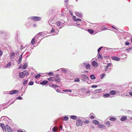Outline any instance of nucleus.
Listing matches in <instances>:
<instances>
[{
    "mask_svg": "<svg viewBox=\"0 0 132 132\" xmlns=\"http://www.w3.org/2000/svg\"><path fill=\"white\" fill-rule=\"evenodd\" d=\"M22 54H21L20 55V56L19 57V58L20 59H22Z\"/></svg>",
    "mask_w": 132,
    "mask_h": 132,
    "instance_id": "obj_56",
    "label": "nucleus"
},
{
    "mask_svg": "<svg viewBox=\"0 0 132 132\" xmlns=\"http://www.w3.org/2000/svg\"><path fill=\"white\" fill-rule=\"evenodd\" d=\"M65 2L66 3H67L68 2V0H65Z\"/></svg>",
    "mask_w": 132,
    "mask_h": 132,
    "instance_id": "obj_63",
    "label": "nucleus"
},
{
    "mask_svg": "<svg viewBox=\"0 0 132 132\" xmlns=\"http://www.w3.org/2000/svg\"><path fill=\"white\" fill-rule=\"evenodd\" d=\"M98 54V58L100 60H101L102 58V55H101L100 53Z\"/></svg>",
    "mask_w": 132,
    "mask_h": 132,
    "instance_id": "obj_16",
    "label": "nucleus"
},
{
    "mask_svg": "<svg viewBox=\"0 0 132 132\" xmlns=\"http://www.w3.org/2000/svg\"><path fill=\"white\" fill-rule=\"evenodd\" d=\"M111 65V64L110 63H108V67L110 66Z\"/></svg>",
    "mask_w": 132,
    "mask_h": 132,
    "instance_id": "obj_57",
    "label": "nucleus"
},
{
    "mask_svg": "<svg viewBox=\"0 0 132 132\" xmlns=\"http://www.w3.org/2000/svg\"><path fill=\"white\" fill-rule=\"evenodd\" d=\"M40 76V74H38L35 77L36 78H39Z\"/></svg>",
    "mask_w": 132,
    "mask_h": 132,
    "instance_id": "obj_33",
    "label": "nucleus"
},
{
    "mask_svg": "<svg viewBox=\"0 0 132 132\" xmlns=\"http://www.w3.org/2000/svg\"><path fill=\"white\" fill-rule=\"evenodd\" d=\"M97 87V85H93L92 86V88H96Z\"/></svg>",
    "mask_w": 132,
    "mask_h": 132,
    "instance_id": "obj_47",
    "label": "nucleus"
},
{
    "mask_svg": "<svg viewBox=\"0 0 132 132\" xmlns=\"http://www.w3.org/2000/svg\"><path fill=\"white\" fill-rule=\"evenodd\" d=\"M56 24L57 26H59L61 24L60 22L59 21H57L56 22Z\"/></svg>",
    "mask_w": 132,
    "mask_h": 132,
    "instance_id": "obj_30",
    "label": "nucleus"
},
{
    "mask_svg": "<svg viewBox=\"0 0 132 132\" xmlns=\"http://www.w3.org/2000/svg\"><path fill=\"white\" fill-rule=\"evenodd\" d=\"M58 129L57 127H54L52 129V131L54 132H55Z\"/></svg>",
    "mask_w": 132,
    "mask_h": 132,
    "instance_id": "obj_21",
    "label": "nucleus"
},
{
    "mask_svg": "<svg viewBox=\"0 0 132 132\" xmlns=\"http://www.w3.org/2000/svg\"><path fill=\"white\" fill-rule=\"evenodd\" d=\"M51 33H54V30L53 28H52L51 30Z\"/></svg>",
    "mask_w": 132,
    "mask_h": 132,
    "instance_id": "obj_43",
    "label": "nucleus"
},
{
    "mask_svg": "<svg viewBox=\"0 0 132 132\" xmlns=\"http://www.w3.org/2000/svg\"><path fill=\"white\" fill-rule=\"evenodd\" d=\"M80 80L79 79H77V80H75L74 81L75 82H79L80 81Z\"/></svg>",
    "mask_w": 132,
    "mask_h": 132,
    "instance_id": "obj_50",
    "label": "nucleus"
},
{
    "mask_svg": "<svg viewBox=\"0 0 132 132\" xmlns=\"http://www.w3.org/2000/svg\"><path fill=\"white\" fill-rule=\"evenodd\" d=\"M129 95L131 96H132V92H130L129 93Z\"/></svg>",
    "mask_w": 132,
    "mask_h": 132,
    "instance_id": "obj_53",
    "label": "nucleus"
},
{
    "mask_svg": "<svg viewBox=\"0 0 132 132\" xmlns=\"http://www.w3.org/2000/svg\"><path fill=\"white\" fill-rule=\"evenodd\" d=\"M110 95V94L108 93V97Z\"/></svg>",
    "mask_w": 132,
    "mask_h": 132,
    "instance_id": "obj_64",
    "label": "nucleus"
},
{
    "mask_svg": "<svg viewBox=\"0 0 132 132\" xmlns=\"http://www.w3.org/2000/svg\"><path fill=\"white\" fill-rule=\"evenodd\" d=\"M81 21V19H79V18H78L76 19V21Z\"/></svg>",
    "mask_w": 132,
    "mask_h": 132,
    "instance_id": "obj_48",
    "label": "nucleus"
},
{
    "mask_svg": "<svg viewBox=\"0 0 132 132\" xmlns=\"http://www.w3.org/2000/svg\"><path fill=\"white\" fill-rule=\"evenodd\" d=\"M111 58L112 59L116 61H118L120 60V58L116 56H112L111 57Z\"/></svg>",
    "mask_w": 132,
    "mask_h": 132,
    "instance_id": "obj_8",
    "label": "nucleus"
},
{
    "mask_svg": "<svg viewBox=\"0 0 132 132\" xmlns=\"http://www.w3.org/2000/svg\"><path fill=\"white\" fill-rule=\"evenodd\" d=\"M102 89H96L95 90V91L96 93H100L102 91Z\"/></svg>",
    "mask_w": 132,
    "mask_h": 132,
    "instance_id": "obj_23",
    "label": "nucleus"
},
{
    "mask_svg": "<svg viewBox=\"0 0 132 132\" xmlns=\"http://www.w3.org/2000/svg\"><path fill=\"white\" fill-rule=\"evenodd\" d=\"M31 20L34 21H38L40 20L41 19V18L37 16H34L31 17Z\"/></svg>",
    "mask_w": 132,
    "mask_h": 132,
    "instance_id": "obj_3",
    "label": "nucleus"
},
{
    "mask_svg": "<svg viewBox=\"0 0 132 132\" xmlns=\"http://www.w3.org/2000/svg\"><path fill=\"white\" fill-rule=\"evenodd\" d=\"M27 80H25L24 81L22 82V84L24 85H25L26 84V83L27 82Z\"/></svg>",
    "mask_w": 132,
    "mask_h": 132,
    "instance_id": "obj_32",
    "label": "nucleus"
},
{
    "mask_svg": "<svg viewBox=\"0 0 132 132\" xmlns=\"http://www.w3.org/2000/svg\"><path fill=\"white\" fill-rule=\"evenodd\" d=\"M84 123L85 124H87L89 123V121L88 120H85L84 122Z\"/></svg>",
    "mask_w": 132,
    "mask_h": 132,
    "instance_id": "obj_35",
    "label": "nucleus"
},
{
    "mask_svg": "<svg viewBox=\"0 0 132 132\" xmlns=\"http://www.w3.org/2000/svg\"><path fill=\"white\" fill-rule=\"evenodd\" d=\"M103 96L104 97H107V93L104 94L103 95Z\"/></svg>",
    "mask_w": 132,
    "mask_h": 132,
    "instance_id": "obj_51",
    "label": "nucleus"
},
{
    "mask_svg": "<svg viewBox=\"0 0 132 132\" xmlns=\"http://www.w3.org/2000/svg\"><path fill=\"white\" fill-rule=\"evenodd\" d=\"M48 80L50 81H53L54 80L55 78L54 77H50L48 78Z\"/></svg>",
    "mask_w": 132,
    "mask_h": 132,
    "instance_id": "obj_13",
    "label": "nucleus"
},
{
    "mask_svg": "<svg viewBox=\"0 0 132 132\" xmlns=\"http://www.w3.org/2000/svg\"><path fill=\"white\" fill-rule=\"evenodd\" d=\"M47 74L49 75L53 76L54 75V73L52 72L47 73Z\"/></svg>",
    "mask_w": 132,
    "mask_h": 132,
    "instance_id": "obj_31",
    "label": "nucleus"
},
{
    "mask_svg": "<svg viewBox=\"0 0 132 132\" xmlns=\"http://www.w3.org/2000/svg\"><path fill=\"white\" fill-rule=\"evenodd\" d=\"M76 125L77 126H81L83 125V121L79 119L76 120Z\"/></svg>",
    "mask_w": 132,
    "mask_h": 132,
    "instance_id": "obj_2",
    "label": "nucleus"
},
{
    "mask_svg": "<svg viewBox=\"0 0 132 132\" xmlns=\"http://www.w3.org/2000/svg\"><path fill=\"white\" fill-rule=\"evenodd\" d=\"M43 32H40L37 35H38L39 36H40L42 35V34H43Z\"/></svg>",
    "mask_w": 132,
    "mask_h": 132,
    "instance_id": "obj_37",
    "label": "nucleus"
},
{
    "mask_svg": "<svg viewBox=\"0 0 132 132\" xmlns=\"http://www.w3.org/2000/svg\"><path fill=\"white\" fill-rule=\"evenodd\" d=\"M0 126L2 127V129L3 130L4 128H5V125L3 123H1L0 124Z\"/></svg>",
    "mask_w": 132,
    "mask_h": 132,
    "instance_id": "obj_26",
    "label": "nucleus"
},
{
    "mask_svg": "<svg viewBox=\"0 0 132 132\" xmlns=\"http://www.w3.org/2000/svg\"><path fill=\"white\" fill-rule=\"evenodd\" d=\"M69 117L67 116L64 117L63 118V120L64 121H66L69 119Z\"/></svg>",
    "mask_w": 132,
    "mask_h": 132,
    "instance_id": "obj_19",
    "label": "nucleus"
},
{
    "mask_svg": "<svg viewBox=\"0 0 132 132\" xmlns=\"http://www.w3.org/2000/svg\"><path fill=\"white\" fill-rule=\"evenodd\" d=\"M61 70L64 72L65 73H67V70L65 69V68H62L60 69Z\"/></svg>",
    "mask_w": 132,
    "mask_h": 132,
    "instance_id": "obj_20",
    "label": "nucleus"
},
{
    "mask_svg": "<svg viewBox=\"0 0 132 132\" xmlns=\"http://www.w3.org/2000/svg\"><path fill=\"white\" fill-rule=\"evenodd\" d=\"M70 118L71 119L73 120H76L77 119V117L74 116H70Z\"/></svg>",
    "mask_w": 132,
    "mask_h": 132,
    "instance_id": "obj_15",
    "label": "nucleus"
},
{
    "mask_svg": "<svg viewBox=\"0 0 132 132\" xmlns=\"http://www.w3.org/2000/svg\"><path fill=\"white\" fill-rule=\"evenodd\" d=\"M67 92H72V91L70 89H67Z\"/></svg>",
    "mask_w": 132,
    "mask_h": 132,
    "instance_id": "obj_55",
    "label": "nucleus"
},
{
    "mask_svg": "<svg viewBox=\"0 0 132 132\" xmlns=\"http://www.w3.org/2000/svg\"><path fill=\"white\" fill-rule=\"evenodd\" d=\"M22 67L21 66V65H20L18 68V69H20L22 68Z\"/></svg>",
    "mask_w": 132,
    "mask_h": 132,
    "instance_id": "obj_54",
    "label": "nucleus"
},
{
    "mask_svg": "<svg viewBox=\"0 0 132 132\" xmlns=\"http://www.w3.org/2000/svg\"><path fill=\"white\" fill-rule=\"evenodd\" d=\"M92 65L93 67H98V63L95 61H94L92 62Z\"/></svg>",
    "mask_w": 132,
    "mask_h": 132,
    "instance_id": "obj_6",
    "label": "nucleus"
},
{
    "mask_svg": "<svg viewBox=\"0 0 132 132\" xmlns=\"http://www.w3.org/2000/svg\"><path fill=\"white\" fill-rule=\"evenodd\" d=\"M83 65L85 66L86 68L87 69L90 68V65L88 63H84Z\"/></svg>",
    "mask_w": 132,
    "mask_h": 132,
    "instance_id": "obj_7",
    "label": "nucleus"
},
{
    "mask_svg": "<svg viewBox=\"0 0 132 132\" xmlns=\"http://www.w3.org/2000/svg\"><path fill=\"white\" fill-rule=\"evenodd\" d=\"M84 72L88 73V71H87L85 70L84 71Z\"/></svg>",
    "mask_w": 132,
    "mask_h": 132,
    "instance_id": "obj_62",
    "label": "nucleus"
},
{
    "mask_svg": "<svg viewBox=\"0 0 132 132\" xmlns=\"http://www.w3.org/2000/svg\"><path fill=\"white\" fill-rule=\"evenodd\" d=\"M125 44L127 45H129L130 43H129V42L128 41L126 42L125 43Z\"/></svg>",
    "mask_w": 132,
    "mask_h": 132,
    "instance_id": "obj_46",
    "label": "nucleus"
},
{
    "mask_svg": "<svg viewBox=\"0 0 132 132\" xmlns=\"http://www.w3.org/2000/svg\"><path fill=\"white\" fill-rule=\"evenodd\" d=\"M99 127L100 128H103L104 127V126L102 125H99Z\"/></svg>",
    "mask_w": 132,
    "mask_h": 132,
    "instance_id": "obj_41",
    "label": "nucleus"
},
{
    "mask_svg": "<svg viewBox=\"0 0 132 132\" xmlns=\"http://www.w3.org/2000/svg\"><path fill=\"white\" fill-rule=\"evenodd\" d=\"M102 48H103V47H100V48H99L98 49V50H97V51L98 52V53H99V52H100V51L101 50V49H102Z\"/></svg>",
    "mask_w": 132,
    "mask_h": 132,
    "instance_id": "obj_36",
    "label": "nucleus"
},
{
    "mask_svg": "<svg viewBox=\"0 0 132 132\" xmlns=\"http://www.w3.org/2000/svg\"><path fill=\"white\" fill-rule=\"evenodd\" d=\"M34 82L33 81L29 82V85H31L33 84Z\"/></svg>",
    "mask_w": 132,
    "mask_h": 132,
    "instance_id": "obj_38",
    "label": "nucleus"
},
{
    "mask_svg": "<svg viewBox=\"0 0 132 132\" xmlns=\"http://www.w3.org/2000/svg\"><path fill=\"white\" fill-rule=\"evenodd\" d=\"M90 92L89 91H88L87 92H86V93H90Z\"/></svg>",
    "mask_w": 132,
    "mask_h": 132,
    "instance_id": "obj_61",
    "label": "nucleus"
},
{
    "mask_svg": "<svg viewBox=\"0 0 132 132\" xmlns=\"http://www.w3.org/2000/svg\"><path fill=\"white\" fill-rule=\"evenodd\" d=\"M52 86L53 87L55 88L58 87H59V86L58 85L53 84L52 85Z\"/></svg>",
    "mask_w": 132,
    "mask_h": 132,
    "instance_id": "obj_28",
    "label": "nucleus"
},
{
    "mask_svg": "<svg viewBox=\"0 0 132 132\" xmlns=\"http://www.w3.org/2000/svg\"><path fill=\"white\" fill-rule=\"evenodd\" d=\"M19 92L18 90H13L10 91V92L9 94L10 95H12L15 94H17Z\"/></svg>",
    "mask_w": 132,
    "mask_h": 132,
    "instance_id": "obj_5",
    "label": "nucleus"
},
{
    "mask_svg": "<svg viewBox=\"0 0 132 132\" xmlns=\"http://www.w3.org/2000/svg\"><path fill=\"white\" fill-rule=\"evenodd\" d=\"M3 54V52L2 51L0 50V56H1Z\"/></svg>",
    "mask_w": 132,
    "mask_h": 132,
    "instance_id": "obj_52",
    "label": "nucleus"
},
{
    "mask_svg": "<svg viewBox=\"0 0 132 132\" xmlns=\"http://www.w3.org/2000/svg\"><path fill=\"white\" fill-rule=\"evenodd\" d=\"M89 118L91 119H94L95 118V117L93 116H91L89 117Z\"/></svg>",
    "mask_w": 132,
    "mask_h": 132,
    "instance_id": "obj_45",
    "label": "nucleus"
},
{
    "mask_svg": "<svg viewBox=\"0 0 132 132\" xmlns=\"http://www.w3.org/2000/svg\"><path fill=\"white\" fill-rule=\"evenodd\" d=\"M31 44L34 45L35 43V38H33L31 40Z\"/></svg>",
    "mask_w": 132,
    "mask_h": 132,
    "instance_id": "obj_22",
    "label": "nucleus"
},
{
    "mask_svg": "<svg viewBox=\"0 0 132 132\" xmlns=\"http://www.w3.org/2000/svg\"><path fill=\"white\" fill-rule=\"evenodd\" d=\"M62 126H61L60 127L59 129H60V130H61L62 129Z\"/></svg>",
    "mask_w": 132,
    "mask_h": 132,
    "instance_id": "obj_58",
    "label": "nucleus"
},
{
    "mask_svg": "<svg viewBox=\"0 0 132 132\" xmlns=\"http://www.w3.org/2000/svg\"><path fill=\"white\" fill-rule=\"evenodd\" d=\"M110 94L112 95H114L116 93V92L114 90H112L110 92Z\"/></svg>",
    "mask_w": 132,
    "mask_h": 132,
    "instance_id": "obj_12",
    "label": "nucleus"
},
{
    "mask_svg": "<svg viewBox=\"0 0 132 132\" xmlns=\"http://www.w3.org/2000/svg\"><path fill=\"white\" fill-rule=\"evenodd\" d=\"M17 132H26V131H23L21 130H18L17 131Z\"/></svg>",
    "mask_w": 132,
    "mask_h": 132,
    "instance_id": "obj_49",
    "label": "nucleus"
},
{
    "mask_svg": "<svg viewBox=\"0 0 132 132\" xmlns=\"http://www.w3.org/2000/svg\"><path fill=\"white\" fill-rule=\"evenodd\" d=\"M29 74L27 70L24 71L22 72H20L19 73V77L21 78H24L25 76Z\"/></svg>",
    "mask_w": 132,
    "mask_h": 132,
    "instance_id": "obj_1",
    "label": "nucleus"
},
{
    "mask_svg": "<svg viewBox=\"0 0 132 132\" xmlns=\"http://www.w3.org/2000/svg\"><path fill=\"white\" fill-rule=\"evenodd\" d=\"M33 26L34 27H35L37 26V25L36 24H35L33 25Z\"/></svg>",
    "mask_w": 132,
    "mask_h": 132,
    "instance_id": "obj_59",
    "label": "nucleus"
},
{
    "mask_svg": "<svg viewBox=\"0 0 132 132\" xmlns=\"http://www.w3.org/2000/svg\"><path fill=\"white\" fill-rule=\"evenodd\" d=\"M48 82V81H43L40 83L41 85H45Z\"/></svg>",
    "mask_w": 132,
    "mask_h": 132,
    "instance_id": "obj_11",
    "label": "nucleus"
},
{
    "mask_svg": "<svg viewBox=\"0 0 132 132\" xmlns=\"http://www.w3.org/2000/svg\"><path fill=\"white\" fill-rule=\"evenodd\" d=\"M27 63H26L23 65V67L22 68L23 69H25L27 67Z\"/></svg>",
    "mask_w": 132,
    "mask_h": 132,
    "instance_id": "obj_18",
    "label": "nucleus"
},
{
    "mask_svg": "<svg viewBox=\"0 0 132 132\" xmlns=\"http://www.w3.org/2000/svg\"><path fill=\"white\" fill-rule=\"evenodd\" d=\"M92 122L94 124L96 125H99L100 123L99 122L96 120H93Z\"/></svg>",
    "mask_w": 132,
    "mask_h": 132,
    "instance_id": "obj_9",
    "label": "nucleus"
},
{
    "mask_svg": "<svg viewBox=\"0 0 132 132\" xmlns=\"http://www.w3.org/2000/svg\"><path fill=\"white\" fill-rule=\"evenodd\" d=\"M105 76V74L104 73H103L100 76V77L101 79H102Z\"/></svg>",
    "mask_w": 132,
    "mask_h": 132,
    "instance_id": "obj_29",
    "label": "nucleus"
},
{
    "mask_svg": "<svg viewBox=\"0 0 132 132\" xmlns=\"http://www.w3.org/2000/svg\"><path fill=\"white\" fill-rule=\"evenodd\" d=\"M54 81L56 82H60L61 81V79L60 78H58L57 79H56L55 78Z\"/></svg>",
    "mask_w": 132,
    "mask_h": 132,
    "instance_id": "obj_24",
    "label": "nucleus"
},
{
    "mask_svg": "<svg viewBox=\"0 0 132 132\" xmlns=\"http://www.w3.org/2000/svg\"><path fill=\"white\" fill-rule=\"evenodd\" d=\"M11 63L10 62H9L7 64L6 67H7L11 65Z\"/></svg>",
    "mask_w": 132,
    "mask_h": 132,
    "instance_id": "obj_42",
    "label": "nucleus"
},
{
    "mask_svg": "<svg viewBox=\"0 0 132 132\" xmlns=\"http://www.w3.org/2000/svg\"><path fill=\"white\" fill-rule=\"evenodd\" d=\"M15 54L14 52H11V56H14Z\"/></svg>",
    "mask_w": 132,
    "mask_h": 132,
    "instance_id": "obj_39",
    "label": "nucleus"
},
{
    "mask_svg": "<svg viewBox=\"0 0 132 132\" xmlns=\"http://www.w3.org/2000/svg\"><path fill=\"white\" fill-rule=\"evenodd\" d=\"M22 61V59L19 58V59L18 60V64H20L21 62Z\"/></svg>",
    "mask_w": 132,
    "mask_h": 132,
    "instance_id": "obj_34",
    "label": "nucleus"
},
{
    "mask_svg": "<svg viewBox=\"0 0 132 132\" xmlns=\"http://www.w3.org/2000/svg\"><path fill=\"white\" fill-rule=\"evenodd\" d=\"M88 31L89 33L91 34H92L94 32V31L91 29H88Z\"/></svg>",
    "mask_w": 132,
    "mask_h": 132,
    "instance_id": "obj_25",
    "label": "nucleus"
},
{
    "mask_svg": "<svg viewBox=\"0 0 132 132\" xmlns=\"http://www.w3.org/2000/svg\"><path fill=\"white\" fill-rule=\"evenodd\" d=\"M127 118V117L126 116H124L121 117L120 120L122 121H123L126 120Z\"/></svg>",
    "mask_w": 132,
    "mask_h": 132,
    "instance_id": "obj_10",
    "label": "nucleus"
},
{
    "mask_svg": "<svg viewBox=\"0 0 132 132\" xmlns=\"http://www.w3.org/2000/svg\"><path fill=\"white\" fill-rule=\"evenodd\" d=\"M60 91V90L59 89H57V90H56V91L57 92H59V91Z\"/></svg>",
    "mask_w": 132,
    "mask_h": 132,
    "instance_id": "obj_60",
    "label": "nucleus"
},
{
    "mask_svg": "<svg viewBox=\"0 0 132 132\" xmlns=\"http://www.w3.org/2000/svg\"><path fill=\"white\" fill-rule=\"evenodd\" d=\"M16 99L19 100H22V98L21 97L19 96L16 97Z\"/></svg>",
    "mask_w": 132,
    "mask_h": 132,
    "instance_id": "obj_44",
    "label": "nucleus"
},
{
    "mask_svg": "<svg viewBox=\"0 0 132 132\" xmlns=\"http://www.w3.org/2000/svg\"><path fill=\"white\" fill-rule=\"evenodd\" d=\"M132 49V47H131L129 48H127L126 49V50L128 52L131 50Z\"/></svg>",
    "mask_w": 132,
    "mask_h": 132,
    "instance_id": "obj_27",
    "label": "nucleus"
},
{
    "mask_svg": "<svg viewBox=\"0 0 132 132\" xmlns=\"http://www.w3.org/2000/svg\"><path fill=\"white\" fill-rule=\"evenodd\" d=\"M90 77L91 79L92 80L95 79L96 78V77L95 76V75H91L90 76Z\"/></svg>",
    "mask_w": 132,
    "mask_h": 132,
    "instance_id": "obj_14",
    "label": "nucleus"
},
{
    "mask_svg": "<svg viewBox=\"0 0 132 132\" xmlns=\"http://www.w3.org/2000/svg\"><path fill=\"white\" fill-rule=\"evenodd\" d=\"M109 119L111 121H114L116 120V118L114 117H111L109 118Z\"/></svg>",
    "mask_w": 132,
    "mask_h": 132,
    "instance_id": "obj_17",
    "label": "nucleus"
},
{
    "mask_svg": "<svg viewBox=\"0 0 132 132\" xmlns=\"http://www.w3.org/2000/svg\"><path fill=\"white\" fill-rule=\"evenodd\" d=\"M5 128L8 132H13V131L12 129L8 125H6Z\"/></svg>",
    "mask_w": 132,
    "mask_h": 132,
    "instance_id": "obj_4",
    "label": "nucleus"
},
{
    "mask_svg": "<svg viewBox=\"0 0 132 132\" xmlns=\"http://www.w3.org/2000/svg\"><path fill=\"white\" fill-rule=\"evenodd\" d=\"M73 20L75 21H76V17L75 16H73Z\"/></svg>",
    "mask_w": 132,
    "mask_h": 132,
    "instance_id": "obj_40",
    "label": "nucleus"
}]
</instances>
